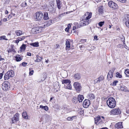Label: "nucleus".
Instances as JSON below:
<instances>
[{
    "label": "nucleus",
    "mask_w": 129,
    "mask_h": 129,
    "mask_svg": "<svg viewBox=\"0 0 129 129\" xmlns=\"http://www.w3.org/2000/svg\"><path fill=\"white\" fill-rule=\"evenodd\" d=\"M19 114L18 113L16 114L13 118L11 119V123H13L18 120V117Z\"/></svg>",
    "instance_id": "nucleus-12"
},
{
    "label": "nucleus",
    "mask_w": 129,
    "mask_h": 129,
    "mask_svg": "<svg viewBox=\"0 0 129 129\" xmlns=\"http://www.w3.org/2000/svg\"><path fill=\"white\" fill-rule=\"evenodd\" d=\"M57 7L59 9H60L61 6H60V0H56Z\"/></svg>",
    "instance_id": "nucleus-26"
},
{
    "label": "nucleus",
    "mask_w": 129,
    "mask_h": 129,
    "mask_svg": "<svg viewBox=\"0 0 129 129\" xmlns=\"http://www.w3.org/2000/svg\"><path fill=\"white\" fill-rule=\"evenodd\" d=\"M84 99V97L83 95L80 94L79 95L77 98L79 102H82Z\"/></svg>",
    "instance_id": "nucleus-19"
},
{
    "label": "nucleus",
    "mask_w": 129,
    "mask_h": 129,
    "mask_svg": "<svg viewBox=\"0 0 129 129\" xmlns=\"http://www.w3.org/2000/svg\"><path fill=\"white\" fill-rule=\"evenodd\" d=\"M15 32L18 36H20L22 34V31L20 30H16Z\"/></svg>",
    "instance_id": "nucleus-28"
},
{
    "label": "nucleus",
    "mask_w": 129,
    "mask_h": 129,
    "mask_svg": "<svg viewBox=\"0 0 129 129\" xmlns=\"http://www.w3.org/2000/svg\"><path fill=\"white\" fill-rule=\"evenodd\" d=\"M23 57V56H22L20 55H17L15 56V60L17 62L20 61L22 60Z\"/></svg>",
    "instance_id": "nucleus-17"
},
{
    "label": "nucleus",
    "mask_w": 129,
    "mask_h": 129,
    "mask_svg": "<svg viewBox=\"0 0 129 129\" xmlns=\"http://www.w3.org/2000/svg\"><path fill=\"white\" fill-rule=\"evenodd\" d=\"M117 1L120 2L124 3L126 2V0H117Z\"/></svg>",
    "instance_id": "nucleus-48"
},
{
    "label": "nucleus",
    "mask_w": 129,
    "mask_h": 129,
    "mask_svg": "<svg viewBox=\"0 0 129 129\" xmlns=\"http://www.w3.org/2000/svg\"><path fill=\"white\" fill-rule=\"evenodd\" d=\"M43 19L45 20H47L49 19L48 13L47 12H45L43 15Z\"/></svg>",
    "instance_id": "nucleus-24"
},
{
    "label": "nucleus",
    "mask_w": 129,
    "mask_h": 129,
    "mask_svg": "<svg viewBox=\"0 0 129 129\" xmlns=\"http://www.w3.org/2000/svg\"><path fill=\"white\" fill-rule=\"evenodd\" d=\"M74 24L76 25L77 29L83 26L82 23H81L80 24H78V23L75 22L74 23Z\"/></svg>",
    "instance_id": "nucleus-27"
},
{
    "label": "nucleus",
    "mask_w": 129,
    "mask_h": 129,
    "mask_svg": "<svg viewBox=\"0 0 129 129\" xmlns=\"http://www.w3.org/2000/svg\"><path fill=\"white\" fill-rule=\"evenodd\" d=\"M36 57L37 59L35 61L36 62H40L43 59V57H40L38 55H37Z\"/></svg>",
    "instance_id": "nucleus-20"
},
{
    "label": "nucleus",
    "mask_w": 129,
    "mask_h": 129,
    "mask_svg": "<svg viewBox=\"0 0 129 129\" xmlns=\"http://www.w3.org/2000/svg\"><path fill=\"white\" fill-rule=\"evenodd\" d=\"M71 27V25L70 24H69L68 25V27H67V28H69L70 29V27Z\"/></svg>",
    "instance_id": "nucleus-60"
},
{
    "label": "nucleus",
    "mask_w": 129,
    "mask_h": 129,
    "mask_svg": "<svg viewBox=\"0 0 129 129\" xmlns=\"http://www.w3.org/2000/svg\"><path fill=\"white\" fill-rule=\"evenodd\" d=\"M90 104V101L89 100L85 99L83 102V107L86 108L89 106Z\"/></svg>",
    "instance_id": "nucleus-11"
},
{
    "label": "nucleus",
    "mask_w": 129,
    "mask_h": 129,
    "mask_svg": "<svg viewBox=\"0 0 129 129\" xmlns=\"http://www.w3.org/2000/svg\"><path fill=\"white\" fill-rule=\"evenodd\" d=\"M52 23V20H50L47 22V23L46 24L44 25L45 27H46L50 26V25Z\"/></svg>",
    "instance_id": "nucleus-23"
},
{
    "label": "nucleus",
    "mask_w": 129,
    "mask_h": 129,
    "mask_svg": "<svg viewBox=\"0 0 129 129\" xmlns=\"http://www.w3.org/2000/svg\"><path fill=\"white\" fill-rule=\"evenodd\" d=\"M10 88V84L9 82L7 81H4L2 84V88L4 91H7Z\"/></svg>",
    "instance_id": "nucleus-4"
},
{
    "label": "nucleus",
    "mask_w": 129,
    "mask_h": 129,
    "mask_svg": "<svg viewBox=\"0 0 129 129\" xmlns=\"http://www.w3.org/2000/svg\"><path fill=\"white\" fill-rule=\"evenodd\" d=\"M26 45L25 44H22L20 47V50L21 51H24L26 49Z\"/></svg>",
    "instance_id": "nucleus-22"
},
{
    "label": "nucleus",
    "mask_w": 129,
    "mask_h": 129,
    "mask_svg": "<svg viewBox=\"0 0 129 129\" xmlns=\"http://www.w3.org/2000/svg\"><path fill=\"white\" fill-rule=\"evenodd\" d=\"M41 30V28L39 27H36L32 29L31 32L34 34H37L40 33Z\"/></svg>",
    "instance_id": "nucleus-8"
},
{
    "label": "nucleus",
    "mask_w": 129,
    "mask_h": 129,
    "mask_svg": "<svg viewBox=\"0 0 129 129\" xmlns=\"http://www.w3.org/2000/svg\"><path fill=\"white\" fill-rule=\"evenodd\" d=\"M49 10L51 13H53L55 12V10L54 8H50Z\"/></svg>",
    "instance_id": "nucleus-34"
},
{
    "label": "nucleus",
    "mask_w": 129,
    "mask_h": 129,
    "mask_svg": "<svg viewBox=\"0 0 129 129\" xmlns=\"http://www.w3.org/2000/svg\"><path fill=\"white\" fill-rule=\"evenodd\" d=\"M73 86L74 87L75 89L78 92L81 91L82 87L81 84L79 83L78 82H75L73 84Z\"/></svg>",
    "instance_id": "nucleus-3"
},
{
    "label": "nucleus",
    "mask_w": 129,
    "mask_h": 129,
    "mask_svg": "<svg viewBox=\"0 0 129 129\" xmlns=\"http://www.w3.org/2000/svg\"><path fill=\"white\" fill-rule=\"evenodd\" d=\"M29 75L30 76L32 75L33 74L34 72L33 70H31V69H29Z\"/></svg>",
    "instance_id": "nucleus-42"
},
{
    "label": "nucleus",
    "mask_w": 129,
    "mask_h": 129,
    "mask_svg": "<svg viewBox=\"0 0 129 129\" xmlns=\"http://www.w3.org/2000/svg\"><path fill=\"white\" fill-rule=\"evenodd\" d=\"M10 49L11 50L12 52H15V51L13 48V45H11V48Z\"/></svg>",
    "instance_id": "nucleus-38"
},
{
    "label": "nucleus",
    "mask_w": 129,
    "mask_h": 129,
    "mask_svg": "<svg viewBox=\"0 0 129 129\" xmlns=\"http://www.w3.org/2000/svg\"><path fill=\"white\" fill-rule=\"evenodd\" d=\"M56 47L55 48L56 49H57L58 48V47L59 46L57 44L56 45Z\"/></svg>",
    "instance_id": "nucleus-59"
},
{
    "label": "nucleus",
    "mask_w": 129,
    "mask_h": 129,
    "mask_svg": "<svg viewBox=\"0 0 129 129\" xmlns=\"http://www.w3.org/2000/svg\"><path fill=\"white\" fill-rule=\"evenodd\" d=\"M115 126L116 128L118 129L122 128L123 127L122 122H119L115 124Z\"/></svg>",
    "instance_id": "nucleus-15"
},
{
    "label": "nucleus",
    "mask_w": 129,
    "mask_h": 129,
    "mask_svg": "<svg viewBox=\"0 0 129 129\" xmlns=\"http://www.w3.org/2000/svg\"><path fill=\"white\" fill-rule=\"evenodd\" d=\"M75 116H73L72 117H68L67 118V119L68 120H72L73 118Z\"/></svg>",
    "instance_id": "nucleus-45"
},
{
    "label": "nucleus",
    "mask_w": 129,
    "mask_h": 129,
    "mask_svg": "<svg viewBox=\"0 0 129 129\" xmlns=\"http://www.w3.org/2000/svg\"><path fill=\"white\" fill-rule=\"evenodd\" d=\"M12 16L11 15V14H10L8 17V18L9 19H10L12 17Z\"/></svg>",
    "instance_id": "nucleus-54"
},
{
    "label": "nucleus",
    "mask_w": 129,
    "mask_h": 129,
    "mask_svg": "<svg viewBox=\"0 0 129 129\" xmlns=\"http://www.w3.org/2000/svg\"><path fill=\"white\" fill-rule=\"evenodd\" d=\"M104 23L105 22L104 21L100 22L98 23V24L99 26L102 27L104 24Z\"/></svg>",
    "instance_id": "nucleus-40"
},
{
    "label": "nucleus",
    "mask_w": 129,
    "mask_h": 129,
    "mask_svg": "<svg viewBox=\"0 0 129 129\" xmlns=\"http://www.w3.org/2000/svg\"><path fill=\"white\" fill-rule=\"evenodd\" d=\"M69 30V28H68L66 27L65 29V30L66 31L68 32Z\"/></svg>",
    "instance_id": "nucleus-52"
},
{
    "label": "nucleus",
    "mask_w": 129,
    "mask_h": 129,
    "mask_svg": "<svg viewBox=\"0 0 129 129\" xmlns=\"http://www.w3.org/2000/svg\"><path fill=\"white\" fill-rule=\"evenodd\" d=\"M19 41H19V40H18V39L16 40L15 41V42L16 43H19Z\"/></svg>",
    "instance_id": "nucleus-57"
},
{
    "label": "nucleus",
    "mask_w": 129,
    "mask_h": 129,
    "mask_svg": "<svg viewBox=\"0 0 129 129\" xmlns=\"http://www.w3.org/2000/svg\"><path fill=\"white\" fill-rule=\"evenodd\" d=\"M43 14L41 12H38L36 13L35 19L36 21H40L42 18Z\"/></svg>",
    "instance_id": "nucleus-5"
},
{
    "label": "nucleus",
    "mask_w": 129,
    "mask_h": 129,
    "mask_svg": "<svg viewBox=\"0 0 129 129\" xmlns=\"http://www.w3.org/2000/svg\"><path fill=\"white\" fill-rule=\"evenodd\" d=\"M61 82L62 84H64V87H66L67 85L71 82V81L69 79H63Z\"/></svg>",
    "instance_id": "nucleus-14"
},
{
    "label": "nucleus",
    "mask_w": 129,
    "mask_h": 129,
    "mask_svg": "<svg viewBox=\"0 0 129 129\" xmlns=\"http://www.w3.org/2000/svg\"><path fill=\"white\" fill-rule=\"evenodd\" d=\"M89 14V12H87L83 16H84V17H85V16H86L87 15H88Z\"/></svg>",
    "instance_id": "nucleus-56"
},
{
    "label": "nucleus",
    "mask_w": 129,
    "mask_h": 129,
    "mask_svg": "<svg viewBox=\"0 0 129 129\" xmlns=\"http://www.w3.org/2000/svg\"><path fill=\"white\" fill-rule=\"evenodd\" d=\"M80 114H82L84 113V111L83 110H82L80 111Z\"/></svg>",
    "instance_id": "nucleus-62"
},
{
    "label": "nucleus",
    "mask_w": 129,
    "mask_h": 129,
    "mask_svg": "<svg viewBox=\"0 0 129 129\" xmlns=\"http://www.w3.org/2000/svg\"><path fill=\"white\" fill-rule=\"evenodd\" d=\"M118 82V81H117V80H116V81H114V82L113 83L112 85H113V86H116V85L117 84Z\"/></svg>",
    "instance_id": "nucleus-47"
},
{
    "label": "nucleus",
    "mask_w": 129,
    "mask_h": 129,
    "mask_svg": "<svg viewBox=\"0 0 129 129\" xmlns=\"http://www.w3.org/2000/svg\"><path fill=\"white\" fill-rule=\"evenodd\" d=\"M94 83L95 84L96 83H100V80H99L98 78L97 79H95L94 80Z\"/></svg>",
    "instance_id": "nucleus-41"
},
{
    "label": "nucleus",
    "mask_w": 129,
    "mask_h": 129,
    "mask_svg": "<svg viewBox=\"0 0 129 129\" xmlns=\"http://www.w3.org/2000/svg\"><path fill=\"white\" fill-rule=\"evenodd\" d=\"M30 45L35 47H38L39 46V43L38 42H36L31 43Z\"/></svg>",
    "instance_id": "nucleus-30"
},
{
    "label": "nucleus",
    "mask_w": 129,
    "mask_h": 129,
    "mask_svg": "<svg viewBox=\"0 0 129 129\" xmlns=\"http://www.w3.org/2000/svg\"><path fill=\"white\" fill-rule=\"evenodd\" d=\"M27 55L28 56H31V54L30 53L28 52L27 53Z\"/></svg>",
    "instance_id": "nucleus-53"
},
{
    "label": "nucleus",
    "mask_w": 129,
    "mask_h": 129,
    "mask_svg": "<svg viewBox=\"0 0 129 129\" xmlns=\"http://www.w3.org/2000/svg\"><path fill=\"white\" fill-rule=\"evenodd\" d=\"M116 77L119 78H121L122 77V75L119 73L117 72L116 73Z\"/></svg>",
    "instance_id": "nucleus-39"
},
{
    "label": "nucleus",
    "mask_w": 129,
    "mask_h": 129,
    "mask_svg": "<svg viewBox=\"0 0 129 129\" xmlns=\"http://www.w3.org/2000/svg\"><path fill=\"white\" fill-rule=\"evenodd\" d=\"M98 12L99 14V15H102L103 14L104 10L103 7V6L99 7V8Z\"/></svg>",
    "instance_id": "nucleus-16"
},
{
    "label": "nucleus",
    "mask_w": 129,
    "mask_h": 129,
    "mask_svg": "<svg viewBox=\"0 0 129 129\" xmlns=\"http://www.w3.org/2000/svg\"><path fill=\"white\" fill-rule=\"evenodd\" d=\"M100 129H108L107 127H102V128H100Z\"/></svg>",
    "instance_id": "nucleus-64"
},
{
    "label": "nucleus",
    "mask_w": 129,
    "mask_h": 129,
    "mask_svg": "<svg viewBox=\"0 0 129 129\" xmlns=\"http://www.w3.org/2000/svg\"><path fill=\"white\" fill-rule=\"evenodd\" d=\"M90 21V20H86L85 21H84L82 23L83 25V26H84V25H88L89 23V22Z\"/></svg>",
    "instance_id": "nucleus-25"
},
{
    "label": "nucleus",
    "mask_w": 129,
    "mask_h": 129,
    "mask_svg": "<svg viewBox=\"0 0 129 129\" xmlns=\"http://www.w3.org/2000/svg\"><path fill=\"white\" fill-rule=\"evenodd\" d=\"M107 103L109 107L111 108H114L116 105V102L115 100L113 97L109 98L107 101Z\"/></svg>",
    "instance_id": "nucleus-1"
},
{
    "label": "nucleus",
    "mask_w": 129,
    "mask_h": 129,
    "mask_svg": "<svg viewBox=\"0 0 129 129\" xmlns=\"http://www.w3.org/2000/svg\"><path fill=\"white\" fill-rule=\"evenodd\" d=\"M8 13V12L7 10H6L5 12V13L6 14H7Z\"/></svg>",
    "instance_id": "nucleus-63"
},
{
    "label": "nucleus",
    "mask_w": 129,
    "mask_h": 129,
    "mask_svg": "<svg viewBox=\"0 0 129 129\" xmlns=\"http://www.w3.org/2000/svg\"><path fill=\"white\" fill-rule=\"evenodd\" d=\"M95 123L96 125H98L99 123H103L101 118V117L99 116H98V117L94 118Z\"/></svg>",
    "instance_id": "nucleus-10"
},
{
    "label": "nucleus",
    "mask_w": 129,
    "mask_h": 129,
    "mask_svg": "<svg viewBox=\"0 0 129 129\" xmlns=\"http://www.w3.org/2000/svg\"><path fill=\"white\" fill-rule=\"evenodd\" d=\"M66 87V88L68 89H72V86L70 83H69L66 85V87Z\"/></svg>",
    "instance_id": "nucleus-36"
},
{
    "label": "nucleus",
    "mask_w": 129,
    "mask_h": 129,
    "mask_svg": "<svg viewBox=\"0 0 129 129\" xmlns=\"http://www.w3.org/2000/svg\"><path fill=\"white\" fill-rule=\"evenodd\" d=\"M88 98L90 100L93 99L94 98V95L92 93H89L88 95Z\"/></svg>",
    "instance_id": "nucleus-21"
},
{
    "label": "nucleus",
    "mask_w": 129,
    "mask_h": 129,
    "mask_svg": "<svg viewBox=\"0 0 129 129\" xmlns=\"http://www.w3.org/2000/svg\"><path fill=\"white\" fill-rule=\"evenodd\" d=\"M74 78L76 80H79L81 78V76L79 73H77L75 74L73 76Z\"/></svg>",
    "instance_id": "nucleus-18"
},
{
    "label": "nucleus",
    "mask_w": 129,
    "mask_h": 129,
    "mask_svg": "<svg viewBox=\"0 0 129 129\" xmlns=\"http://www.w3.org/2000/svg\"><path fill=\"white\" fill-rule=\"evenodd\" d=\"M76 29H77V26H76V25H75V26H73V28H72V30H74Z\"/></svg>",
    "instance_id": "nucleus-51"
},
{
    "label": "nucleus",
    "mask_w": 129,
    "mask_h": 129,
    "mask_svg": "<svg viewBox=\"0 0 129 129\" xmlns=\"http://www.w3.org/2000/svg\"><path fill=\"white\" fill-rule=\"evenodd\" d=\"M6 37L5 36H2L0 37V40H2V39L3 40H7V39H6Z\"/></svg>",
    "instance_id": "nucleus-43"
},
{
    "label": "nucleus",
    "mask_w": 129,
    "mask_h": 129,
    "mask_svg": "<svg viewBox=\"0 0 129 129\" xmlns=\"http://www.w3.org/2000/svg\"><path fill=\"white\" fill-rule=\"evenodd\" d=\"M40 108L44 109L46 111H47L49 109L48 107L47 106H43L42 105H40Z\"/></svg>",
    "instance_id": "nucleus-29"
},
{
    "label": "nucleus",
    "mask_w": 129,
    "mask_h": 129,
    "mask_svg": "<svg viewBox=\"0 0 129 129\" xmlns=\"http://www.w3.org/2000/svg\"><path fill=\"white\" fill-rule=\"evenodd\" d=\"M121 112L118 108H114L112 109L110 112V114L118 115L121 113Z\"/></svg>",
    "instance_id": "nucleus-6"
},
{
    "label": "nucleus",
    "mask_w": 129,
    "mask_h": 129,
    "mask_svg": "<svg viewBox=\"0 0 129 129\" xmlns=\"http://www.w3.org/2000/svg\"><path fill=\"white\" fill-rule=\"evenodd\" d=\"M126 112L128 114H129V110L127 109H126Z\"/></svg>",
    "instance_id": "nucleus-61"
},
{
    "label": "nucleus",
    "mask_w": 129,
    "mask_h": 129,
    "mask_svg": "<svg viewBox=\"0 0 129 129\" xmlns=\"http://www.w3.org/2000/svg\"><path fill=\"white\" fill-rule=\"evenodd\" d=\"M7 21V18H4L3 19V21L4 22H6Z\"/></svg>",
    "instance_id": "nucleus-58"
},
{
    "label": "nucleus",
    "mask_w": 129,
    "mask_h": 129,
    "mask_svg": "<svg viewBox=\"0 0 129 129\" xmlns=\"http://www.w3.org/2000/svg\"><path fill=\"white\" fill-rule=\"evenodd\" d=\"M14 72L13 71L11 70L8 71L5 74L4 76V79L5 80H8L14 77Z\"/></svg>",
    "instance_id": "nucleus-2"
},
{
    "label": "nucleus",
    "mask_w": 129,
    "mask_h": 129,
    "mask_svg": "<svg viewBox=\"0 0 129 129\" xmlns=\"http://www.w3.org/2000/svg\"><path fill=\"white\" fill-rule=\"evenodd\" d=\"M115 70V68H113L112 70L108 72L107 76L108 80L111 79L113 77V73Z\"/></svg>",
    "instance_id": "nucleus-9"
},
{
    "label": "nucleus",
    "mask_w": 129,
    "mask_h": 129,
    "mask_svg": "<svg viewBox=\"0 0 129 129\" xmlns=\"http://www.w3.org/2000/svg\"><path fill=\"white\" fill-rule=\"evenodd\" d=\"M98 78L100 80V82L103 80L104 79V77L102 75H100Z\"/></svg>",
    "instance_id": "nucleus-33"
},
{
    "label": "nucleus",
    "mask_w": 129,
    "mask_h": 129,
    "mask_svg": "<svg viewBox=\"0 0 129 129\" xmlns=\"http://www.w3.org/2000/svg\"><path fill=\"white\" fill-rule=\"evenodd\" d=\"M120 89L124 91H126V89L123 86H121L120 87Z\"/></svg>",
    "instance_id": "nucleus-46"
},
{
    "label": "nucleus",
    "mask_w": 129,
    "mask_h": 129,
    "mask_svg": "<svg viewBox=\"0 0 129 129\" xmlns=\"http://www.w3.org/2000/svg\"><path fill=\"white\" fill-rule=\"evenodd\" d=\"M18 38V40H19V41H21L24 39L25 38L24 36H22L19 37Z\"/></svg>",
    "instance_id": "nucleus-44"
},
{
    "label": "nucleus",
    "mask_w": 129,
    "mask_h": 129,
    "mask_svg": "<svg viewBox=\"0 0 129 129\" xmlns=\"http://www.w3.org/2000/svg\"><path fill=\"white\" fill-rule=\"evenodd\" d=\"M27 64V63L25 62H23L22 63V65L24 67L26 66Z\"/></svg>",
    "instance_id": "nucleus-49"
},
{
    "label": "nucleus",
    "mask_w": 129,
    "mask_h": 129,
    "mask_svg": "<svg viewBox=\"0 0 129 129\" xmlns=\"http://www.w3.org/2000/svg\"><path fill=\"white\" fill-rule=\"evenodd\" d=\"M109 6L111 8L113 9H117L118 8L117 5L112 1H110L108 3Z\"/></svg>",
    "instance_id": "nucleus-7"
},
{
    "label": "nucleus",
    "mask_w": 129,
    "mask_h": 129,
    "mask_svg": "<svg viewBox=\"0 0 129 129\" xmlns=\"http://www.w3.org/2000/svg\"><path fill=\"white\" fill-rule=\"evenodd\" d=\"M124 17V19L125 20V24L126 27L129 28V15H127Z\"/></svg>",
    "instance_id": "nucleus-13"
},
{
    "label": "nucleus",
    "mask_w": 129,
    "mask_h": 129,
    "mask_svg": "<svg viewBox=\"0 0 129 129\" xmlns=\"http://www.w3.org/2000/svg\"><path fill=\"white\" fill-rule=\"evenodd\" d=\"M66 48H69L70 47V44L69 41L67 40L66 42Z\"/></svg>",
    "instance_id": "nucleus-32"
},
{
    "label": "nucleus",
    "mask_w": 129,
    "mask_h": 129,
    "mask_svg": "<svg viewBox=\"0 0 129 129\" xmlns=\"http://www.w3.org/2000/svg\"><path fill=\"white\" fill-rule=\"evenodd\" d=\"M92 14L91 13H90L85 18V19L86 20H88L92 16Z\"/></svg>",
    "instance_id": "nucleus-35"
},
{
    "label": "nucleus",
    "mask_w": 129,
    "mask_h": 129,
    "mask_svg": "<svg viewBox=\"0 0 129 129\" xmlns=\"http://www.w3.org/2000/svg\"><path fill=\"white\" fill-rule=\"evenodd\" d=\"M125 74L126 75L127 77H129V70H126L124 72Z\"/></svg>",
    "instance_id": "nucleus-37"
},
{
    "label": "nucleus",
    "mask_w": 129,
    "mask_h": 129,
    "mask_svg": "<svg viewBox=\"0 0 129 129\" xmlns=\"http://www.w3.org/2000/svg\"><path fill=\"white\" fill-rule=\"evenodd\" d=\"M22 116L24 119H27L28 118L27 113L26 112H24L23 113Z\"/></svg>",
    "instance_id": "nucleus-31"
},
{
    "label": "nucleus",
    "mask_w": 129,
    "mask_h": 129,
    "mask_svg": "<svg viewBox=\"0 0 129 129\" xmlns=\"http://www.w3.org/2000/svg\"><path fill=\"white\" fill-rule=\"evenodd\" d=\"M4 60L5 59L2 58L1 56L0 55V61Z\"/></svg>",
    "instance_id": "nucleus-55"
},
{
    "label": "nucleus",
    "mask_w": 129,
    "mask_h": 129,
    "mask_svg": "<svg viewBox=\"0 0 129 129\" xmlns=\"http://www.w3.org/2000/svg\"><path fill=\"white\" fill-rule=\"evenodd\" d=\"M4 72L3 71L2 73H0V79L2 78V77L3 75V73Z\"/></svg>",
    "instance_id": "nucleus-50"
}]
</instances>
